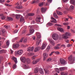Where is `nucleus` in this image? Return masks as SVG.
I'll return each instance as SVG.
<instances>
[{
	"instance_id": "f257e3e1",
	"label": "nucleus",
	"mask_w": 75,
	"mask_h": 75,
	"mask_svg": "<svg viewBox=\"0 0 75 75\" xmlns=\"http://www.w3.org/2000/svg\"><path fill=\"white\" fill-rule=\"evenodd\" d=\"M68 59L70 61L71 64H72L75 61V57H73L72 55H70Z\"/></svg>"
},
{
	"instance_id": "f03ea898",
	"label": "nucleus",
	"mask_w": 75,
	"mask_h": 75,
	"mask_svg": "<svg viewBox=\"0 0 75 75\" xmlns=\"http://www.w3.org/2000/svg\"><path fill=\"white\" fill-rule=\"evenodd\" d=\"M52 38L54 40H57L59 39V37L58 34L56 33H54L52 35Z\"/></svg>"
},
{
	"instance_id": "7ed1b4c3",
	"label": "nucleus",
	"mask_w": 75,
	"mask_h": 75,
	"mask_svg": "<svg viewBox=\"0 0 75 75\" xmlns=\"http://www.w3.org/2000/svg\"><path fill=\"white\" fill-rule=\"evenodd\" d=\"M59 60L61 64L64 65L67 64V62L64 59L62 58L60 59Z\"/></svg>"
},
{
	"instance_id": "20e7f679",
	"label": "nucleus",
	"mask_w": 75,
	"mask_h": 75,
	"mask_svg": "<svg viewBox=\"0 0 75 75\" xmlns=\"http://www.w3.org/2000/svg\"><path fill=\"white\" fill-rule=\"evenodd\" d=\"M29 28H30V34H27V35H31L33 34L34 31V30H33V27H30V26L29 27Z\"/></svg>"
},
{
	"instance_id": "39448f33",
	"label": "nucleus",
	"mask_w": 75,
	"mask_h": 75,
	"mask_svg": "<svg viewBox=\"0 0 75 75\" xmlns=\"http://www.w3.org/2000/svg\"><path fill=\"white\" fill-rule=\"evenodd\" d=\"M40 49H41V50H44V47H36L35 48V52H36L38 51H39L40 50Z\"/></svg>"
},
{
	"instance_id": "423d86ee",
	"label": "nucleus",
	"mask_w": 75,
	"mask_h": 75,
	"mask_svg": "<svg viewBox=\"0 0 75 75\" xmlns=\"http://www.w3.org/2000/svg\"><path fill=\"white\" fill-rule=\"evenodd\" d=\"M60 38H61V39L64 38V39H67L69 38V37L65 36L64 35H60Z\"/></svg>"
},
{
	"instance_id": "0eeeda50",
	"label": "nucleus",
	"mask_w": 75,
	"mask_h": 75,
	"mask_svg": "<svg viewBox=\"0 0 75 75\" xmlns=\"http://www.w3.org/2000/svg\"><path fill=\"white\" fill-rule=\"evenodd\" d=\"M20 3L19 2H18L16 4V8H18V9H21L23 7L22 6H20Z\"/></svg>"
},
{
	"instance_id": "6e6552de",
	"label": "nucleus",
	"mask_w": 75,
	"mask_h": 75,
	"mask_svg": "<svg viewBox=\"0 0 75 75\" xmlns=\"http://www.w3.org/2000/svg\"><path fill=\"white\" fill-rule=\"evenodd\" d=\"M20 59L22 62L24 63H25L26 61V58L25 57H21Z\"/></svg>"
},
{
	"instance_id": "1a4fd4ad",
	"label": "nucleus",
	"mask_w": 75,
	"mask_h": 75,
	"mask_svg": "<svg viewBox=\"0 0 75 75\" xmlns=\"http://www.w3.org/2000/svg\"><path fill=\"white\" fill-rule=\"evenodd\" d=\"M46 8H41L42 13H45L46 11Z\"/></svg>"
},
{
	"instance_id": "9d476101",
	"label": "nucleus",
	"mask_w": 75,
	"mask_h": 75,
	"mask_svg": "<svg viewBox=\"0 0 75 75\" xmlns=\"http://www.w3.org/2000/svg\"><path fill=\"white\" fill-rule=\"evenodd\" d=\"M23 51L22 50H21L18 51L17 52V53L19 55H21L23 53Z\"/></svg>"
},
{
	"instance_id": "9b49d317",
	"label": "nucleus",
	"mask_w": 75,
	"mask_h": 75,
	"mask_svg": "<svg viewBox=\"0 0 75 75\" xmlns=\"http://www.w3.org/2000/svg\"><path fill=\"white\" fill-rule=\"evenodd\" d=\"M40 60V59L39 58L37 59H36L35 60L33 61V64H36L39 62Z\"/></svg>"
},
{
	"instance_id": "f8f14e48",
	"label": "nucleus",
	"mask_w": 75,
	"mask_h": 75,
	"mask_svg": "<svg viewBox=\"0 0 75 75\" xmlns=\"http://www.w3.org/2000/svg\"><path fill=\"white\" fill-rule=\"evenodd\" d=\"M67 67H62L59 68V69L61 71L67 69Z\"/></svg>"
},
{
	"instance_id": "ddd939ff",
	"label": "nucleus",
	"mask_w": 75,
	"mask_h": 75,
	"mask_svg": "<svg viewBox=\"0 0 75 75\" xmlns=\"http://www.w3.org/2000/svg\"><path fill=\"white\" fill-rule=\"evenodd\" d=\"M34 49L33 47H29L27 50L28 52H30L32 51Z\"/></svg>"
},
{
	"instance_id": "4468645a",
	"label": "nucleus",
	"mask_w": 75,
	"mask_h": 75,
	"mask_svg": "<svg viewBox=\"0 0 75 75\" xmlns=\"http://www.w3.org/2000/svg\"><path fill=\"white\" fill-rule=\"evenodd\" d=\"M52 1V0H47V3H46V4H45V6H49V3H51Z\"/></svg>"
},
{
	"instance_id": "2eb2a0df",
	"label": "nucleus",
	"mask_w": 75,
	"mask_h": 75,
	"mask_svg": "<svg viewBox=\"0 0 75 75\" xmlns=\"http://www.w3.org/2000/svg\"><path fill=\"white\" fill-rule=\"evenodd\" d=\"M36 33V35H38L37 40H39L41 38L40 34V33L38 32H37Z\"/></svg>"
},
{
	"instance_id": "dca6fc26",
	"label": "nucleus",
	"mask_w": 75,
	"mask_h": 75,
	"mask_svg": "<svg viewBox=\"0 0 75 75\" xmlns=\"http://www.w3.org/2000/svg\"><path fill=\"white\" fill-rule=\"evenodd\" d=\"M48 56V54H47L46 53H45L43 54V57H44V60H45V59H46Z\"/></svg>"
},
{
	"instance_id": "f3484780",
	"label": "nucleus",
	"mask_w": 75,
	"mask_h": 75,
	"mask_svg": "<svg viewBox=\"0 0 75 75\" xmlns=\"http://www.w3.org/2000/svg\"><path fill=\"white\" fill-rule=\"evenodd\" d=\"M39 72H40V73L42 74H43L44 73V71L43 70V69L39 68Z\"/></svg>"
},
{
	"instance_id": "a211bd4d",
	"label": "nucleus",
	"mask_w": 75,
	"mask_h": 75,
	"mask_svg": "<svg viewBox=\"0 0 75 75\" xmlns=\"http://www.w3.org/2000/svg\"><path fill=\"white\" fill-rule=\"evenodd\" d=\"M70 4H73L75 6V1L74 0H70Z\"/></svg>"
},
{
	"instance_id": "6ab92c4d",
	"label": "nucleus",
	"mask_w": 75,
	"mask_h": 75,
	"mask_svg": "<svg viewBox=\"0 0 75 75\" xmlns=\"http://www.w3.org/2000/svg\"><path fill=\"white\" fill-rule=\"evenodd\" d=\"M6 50H0V54L6 53Z\"/></svg>"
},
{
	"instance_id": "aec40b11",
	"label": "nucleus",
	"mask_w": 75,
	"mask_h": 75,
	"mask_svg": "<svg viewBox=\"0 0 75 75\" xmlns=\"http://www.w3.org/2000/svg\"><path fill=\"white\" fill-rule=\"evenodd\" d=\"M43 69H44V71H45V74H49V71L48 70L46 69L45 68H43Z\"/></svg>"
},
{
	"instance_id": "412c9836",
	"label": "nucleus",
	"mask_w": 75,
	"mask_h": 75,
	"mask_svg": "<svg viewBox=\"0 0 75 75\" xmlns=\"http://www.w3.org/2000/svg\"><path fill=\"white\" fill-rule=\"evenodd\" d=\"M45 3V1L42 2L40 3L39 4V6L40 7H42L43 6L44 4Z\"/></svg>"
},
{
	"instance_id": "4be33fe9",
	"label": "nucleus",
	"mask_w": 75,
	"mask_h": 75,
	"mask_svg": "<svg viewBox=\"0 0 75 75\" xmlns=\"http://www.w3.org/2000/svg\"><path fill=\"white\" fill-rule=\"evenodd\" d=\"M53 25V23H48L46 24V26L47 27H48L49 26H52Z\"/></svg>"
},
{
	"instance_id": "5701e85b",
	"label": "nucleus",
	"mask_w": 75,
	"mask_h": 75,
	"mask_svg": "<svg viewBox=\"0 0 75 75\" xmlns=\"http://www.w3.org/2000/svg\"><path fill=\"white\" fill-rule=\"evenodd\" d=\"M50 42L51 44H53L54 43V41L52 40L51 39H50V38H48L47 39Z\"/></svg>"
},
{
	"instance_id": "b1692460",
	"label": "nucleus",
	"mask_w": 75,
	"mask_h": 75,
	"mask_svg": "<svg viewBox=\"0 0 75 75\" xmlns=\"http://www.w3.org/2000/svg\"><path fill=\"white\" fill-rule=\"evenodd\" d=\"M13 47H20V45L18 44H14L13 45Z\"/></svg>"
},
{
	"instance_id": "393cba45",
	"label": "nucleus",
	"mask_w": 75,
	"mask_h": 75,
	"mask_svg": "<svg viewBox=\"0 0 75 75\" xmlns=\"http://www.w3.org/2000/svg\"><path fill=\"white\" fill-rule=\"evenodd\" d=\"M41 19V18L39 17H37L36 18L35 21L36 22H40V20Z\"/></svg>"
},
{
	"instance_id": "a878e982",
	"label": "nucleus",
	"mask_w": 75,
	"mask_h": 75,
	"mask_svg": "<svg viewBox=\"0 0 75 75\" xmlns=\"http://www.w3.org/2000/svg\"><path fill=\"white\" fill-rule=\"evenodd\" d=\"M57 29L60 32H63L64 31L63 29L61 28L58 27L57 28Z\"/></svg>"
},
{
	"instance_id": "bb28decb",
	"label": "nucleus",
	"mask_w": 75,
	"mask_h": 75,
	"mask_svg": "<svg viewBox=\"0 0 75 75\" xmlns=\"http://www.w3.org/2000/svg\"><path fill=\"white\" fill-rule=\"evenodd\" d=\"M39 69L38 67H36L35 69L34 72L35 73H37L38 72Z\"/></svg>"
},
{
	"instance_id": "cd10ccee",
	"label": "nucleus",
	"mask_w": 75,
	"mask_h": 75,
	"mask_svg": "<svg viewBox=\"0 0 75 75\" xmlns=\"http://www.w3.org/2000/svg\"><path fill=\"white\" fill-rule=\"evenodd\" d=\"M26 61H27V63L28 64H29L31 62V60L28 58H27Z\"/></svg>"
},
{
	"instance_id": "c85d7f7f",
	"label": "nucleus",
	"mask_w": 75,
	"mask_h": 75,
	"mask_svg": "<svg viewBox=\"0 0 75 75\" xmlns=\"http://www.w3.org/2000/svg\"><path fill=\"white\" fill-rule=\"evenodd\" d=\"M25 19L24 17H23L22 16H21V18L20 21L21 22H22L23 21H24Z\"/></svg>"
},
{
	"instance_id": "c756f323",
	"label": "nucleus",
	"mask_w": 75,
	"mask_h": 75,
	"mask_svg": "<svg viewBox=\"0 0 75 75\" xmlns=\"http://www.w3.org/2000/svg\"><path fill=\"white\" fill-rule=\"evenodd\" d=\"M41 41V40L40 39L39 40H38L37 42L36 43V45H39Z\"/></svg>"
},
{
	"instance_id": "7c9ffc66",
	"label": "nucleus",
	"mask_w": 75,
	"mask_h": 75,
	"mask_svg": "<svg viewBox=\"0 0 75 75\" xmlns=\"http://www.w3.org/2000/svg\"><path fill=\"white\" fill-rule=\"evenodd\" d=\"M13 59L14 61L16 64L17 63L16 58L13 57Z\"/></svg>"
},
{
	"instance_id": "2f4dec72",
	"label": "nucleus",
	"mask_w": 75,
	"mask_h": 75,
	"mask_svg": "<svg viewBox=\"0 0 75 75\" xmlns=\"http://www.w3.org/2000/svg\"><path fill=\"white\" fill-rule=\"evenodd\" d=\"M65 35L66 36H71L70 33L69 32H67L65 33Z\"/></svg>"
},
{
	"instance_id": "473e14b6",
	"label": "nucleus",
	"mask_w": 75,
	"mask_h": 75,
	"mask_svg": "<svg viewBox=\"0 0 75 75\" xmlns=\"http://www.w3.org/2000/svg\"><path fill=\"white\" fill-rule=\"evenodd\" d=\"M57 13L58 15H62V14L61 12H60V11H57Z\"/></svg>"
},
{
	"instance_id": "72a5a7b5",
	"label": "nucleus",
	"mask_w": 75,
	"mask_h": 75,
	"mask_svg": "<svg viewBox=\"0 0 75 75\" xmlns=\"http://www.w3.org/2000/svg\"><path fill=\"white\" fill-rule=\"evenodd\" d=\"M6 44L7 47H9V45L10 44L9 41L8 40H7L6 41Z\"/></svg>"
},
{
	"instance_id": "f704fd0d",
	"label": "nucleus",
	"mask_w": 75,
	"mask_h": 75,
	"mask_svg": "<svg viewBox=\"0 0 75 75\" xmlns=\"http://www.w3.org/2000/svg\"><path fill=\"white\" fill-rule=\"evenodd\" d=\"M47 45V43H44L42 45V47H46Z\"/></svg>"
},
{
	"instance_id": "c9c22d12",
	"label": "nucleus",
	"mask_w": 75,
	"mask_h": 75,
	"mask_svg": "<svg viewBox=\"0 0 75 75\" xmlns=\"http://www.w3.org/2000/svg\"><path fill=\"white\" fill-rule=\"evenodd\" d=\"M74 6H73V5H71L70 6V8L71 10H74Z\"/></svg>"
},
{
	"instance_id": "e433bc0d",
	"label": "nucleus",
	"mask_w": 75,
	"mask_h": 75,
	"mask_svg": "<svg viewBox=\"0 0 75 75\" xmlns=\"http://www.w3.org/2000/svg\"><path fill=\"white\" fill-rule=\"evenodd\" d=\"M21 15H16V17L17 19H18V18H19L21 16Z\"/></svg>"
},
{
	"instance_id": "4c0bfd02",
	"label": "nucleus",
	"mask_w": 75,
	"mask_h": 75,
	"mask_svg": "<svg viewBox=\"0 0 75 75\" xmlns=\"http://www.w3.org/2000/svg\"><path fill=\"white\" fill-rule=\"evenodd\" d=\"M53 16L56 18H58V17L57 16V15L56 13H54L53 14Z\"/></svg>"
},
{
	"instance_id": "58836bf2",
	"label": "nucleus",
	"mask_w": 75,
	"mask_h": 75,
	"mask_svg": "<svg viewBox=\"0 0 75 75\" xmlns=\"http://www.w3.org/2000/svg\"><path fill=\"white\" fill-rule=\"evenodd\" d=\"M28 15L29 16H32L34 15V14L33 13H29L28 14Z\"/></svg>"
},
{
	"instance_id": "ea45409f",
	"label": "nucleus",
	"mask_w": 75,
	"mask_h": 75,
	"mask_svg": "<svg viewBox=\"0 0 75 75\" xmlns=\"http://www.w3.org/2000/svg\"><path fill=\"white\" fill-rule=\"evenodd\" d=\"M38 55H35L33 57H32V59L33 60H34L35 59V57H38Z\"/></svg>"
},
{
	"instance_id": "a19ab883",
	"label": "nucleus",
	"mask_w": 75,
	"mask_h": 75,
	"mask_svg": "<svg viewBox=\"0 0 75 75\" xmlns=\"http://www.w3.org/2000/svg\"><path fill=\"white\" fill-rule=\"evenodd\" d=\"M55 51L52 52L49 54L50 56H51L54 54Z\"/></svg>"
},
{
	"instance_id": "79ce46f5",
	"label": "nucleus",
	"mask_w": 75,
	"mask_h": 75,
	"mask_svg": "<svg viewBox=\"0 0 75 75\" xmlns=\"http://www.w3.org/2000/svg\"><path fill=\"white\" fill-rule=\"evenodd\" d=\"M61 75H67V72H63L61 74Z\"/></svg>"
},
{
	"instance_id": "37998d69",
	"label": "nucleus",
	"mask_w": 75,
	"mask_h": 75,
	"mask_svg": "<svg viewBox=\"0 0 75 75\" xmlns=\"http://www.w3.org/2000/svg\"><path fill=\"white\" fill-rule=\"evenodd\" d=\"M24 67L25 68V69H27L28 68V66H27L25 65H24Z\"/></svg>"
},
{
	"instance_id": "c03bdc74",
	"label": "nucleus",
	"mask_w": 75,
	"mask_h": 75,
	"mask_svg": "<svg viewBox=\"0 0 75 75\" xmlns=\"http://www.w3.org/2000/svg\"><path fill=\"white\" fill-rule=\"evenodd\" d=\"M7 19L9 21H12L13 20L12 18L10 17H7Z\"/></svg>"
},
{
	"instance_id": "a18cd8bd",
	"label": "nucleus",
	"mask_w": 75,
	"mask_h": 75,
	"mask_svg": "<svg viewBox=\"0 0 75 75\" xmlns=\"http://www.w3.org/2000/svg\"><path fill=\"white\" fill-rule=\"evenodd\" d=\"M72 44H69L67 45V47H72Z\"/></svg>"
},
{
	"instance_id": "49530a36",
	"label": "nucleus",
	"mask_w": 75,
	"mask_h": 75,
	"mask_svg": "<svg viewBox=\"0 0 75 75\" xmlns=\"http://www.w3.org/2000/svg\"><path fill=\"white\" fill-rule=\"evenodd\" d=\"M54 53L56 54L57 55H58L59 54L60 52L58 51L54 52Z\"/></svg>"
},
{
	"instance_id": "de8ad7c7",
	"label": "nucleus",
	"mask_w": 75,
	"mask_h": 75,
	"mask_svg": "<svg viewBox=\"0 0 75 75\" xmlns=\"http://www.w3.org/2000/svg\"><path fill=\"white\" fill-rule=\"evenodd\" d=\"M55 26H59V27H61L62 25L59 24H56L54 25Z\"/></svg>"
},
{
	"instance_id": "09e8293b",
	"label": "nucleus",
	"mask_w": 75,
	"mask_h": 75,
	"mask_svg": "<svg viewBox=\"0 0 75 75\" xmlns=\"http://www.w3.org/2000/svg\"><path fill=\"white\" fill-rule=\"evenodd\" d=\"M35 55V54L34 53H32L29 54V55L30 56H33Z\"/></svg>"
},
{
	"instance_id": "8fccbe9b",
	"label": "nucleus",
	"mask_w": 75,
	"mask_h": 75,
	"mask_svg": "<svg viewBox=\"0 0 75 75\" xmlns=\"http://www.w3.org/2000/svg\"><path fill=\"white\" fill-rule=\"evenodd\" d=\"M56 71L58 73H59V72H60V71H59V69L57 68L56 69Z\"/></svg>"
},
{
	"instance_id": "3c124183",
	"label": "nucleus",
	"mask_w": 75,
	"mask_h": 75,
	"mask_svg": "<svg viewBox=\"0 0 75 75\" xmlns=\"http://www.w3.org/2000/svg\"><path fill=\"white\" fill-rule=\"evenodd\" d=\"M50 47H47L46 49V50L47 51H49V50H50Z\"/></svg>"
},
{
	"instance_id": "603ef678",
	"label": "nucleus",
	"mask_w": 75,
	"mask_h": 75,
	"mask_svg": "<svg viewBox=\"0 0 75 75\" xmlns=\"http://www.w3.org/2000/svg\"><path fill=\"white\" fill-rule=\"evenodd\" d=\"M52 60V59L50 58H48L47 60V62H49V61H51Z\"/></svg>"
},
{
	"instance_id": "864d4df0",
	"label": "nucleus",
	"mask_w": 75,
	"mask_h": 75,
	"mask_svg": "<svg viewBox=\"0 0 75 75\" xmlns=\"http://www.w3.org/2000/svg\"><path fill=\"white\" fill-rule=\"evenodd\" d=\"M60 48L59 47H54V49L55 50H58Z\"/></svg>"
},
{
	"instance_id": "5fc2aeb1",
	"label": "nucleus",
	"mask_w": 75,
	"mask_h": 75,
	"mask_svg": "<svg viewBox=\"0 0 75 75\" xmlns=\"http://www.w3.org/2000/svg\"><path fill=\"white\" fill-rule=\"evenodd\" d=\"M5 18H6V17H4V16L3 17H1V19L2 20H4V19H5Z\"/></svg>"
},
{
	"instance_id": "6e6d98bb",
	"label": "nucleus",
	"mask_w": 75,
	"mask_h": 75,
	"mask_svg": "<svg viewBox=\"0 0 75 75\" xmlns=\"http://www.w3.org/2000/svg\"><path fill=\"white\" fill-rule=\"evenodd\" d=\"M63 24L65 25H68V23H63Z\"/></svg>"
},
{
	"instance_id": "4d7b16f0",
	"label": "nucleus",
	"mask_w": 75,
	"mask_h": 75,
	"mask_svg": "<svg viewBox=\"0 0 75 75\" xmlns=\"http://www.w3.org/2000/svg\"><path fill=\"white\" fill-rule=\"evenodd\" d=\"M16 67V64H14L13 66V69H15Z\"/></svg>"
},
{
	"instance_id": "13d9d810",
	"label": "nucleus",
	"mask_w": 75,
	"mask_h": 75,
	"mask_svg": "<svg viewBox=\"0 0 75 75\" xmlns=\"http://www.w3.org/2000/svg\"><path fill=\"white\" fill-rule=\"evenodd\" d=\"M27 41V39H25V40H23V42H26Z\"/></svg>"
},
{
	"instance_id": "bf43d9fd",
	"label": "nucleus",
	"mask_w": 75,
	"mask_h": 75,
	"mask_svg": "<svg viewBox=\"0 0 75 75\" xmlns=\"http://www.w3.org/2000/svg\"><path fill=\"white\" fill-rule=\"evenodd\" d=\"M9 27L8 25H5L4 27L6 29H8V28Z\"/></svg>"
},
{
	"instance_id": "052dcab7",
	"label": "nucleus",
	"mask_w": 75,
	"mask_h": 75,
	"mask_svg": "<svg viewBox=\"0 0 75 75\" xmlns=\"http://www.w3.org/2000/svg\"><path fill=\"white\" fill-rule=\"evenodd\" d=\"M18 31V30H15L14 31V32L13 33H16Z\"/></svg>"
},
{
	"instance_id": "680f3d73",
	"label": "nucleus",
	"mask_w": 75,
	"mask_h": 75,
	"mask_svg": "<svg viewBox=\"0 0 75 75\" xmlns=\"http://www.w3.org/2000/svg\"><path fill=\"white\" fill-rule=\"evenodd\" d=\"M4 1H5L4 0H0V2L1 3L4 2Z\"/></svg>"
},
{
	"instance_id": "e2e57ef3",
	"label": "nucleus",
	"mask_w": 75,
	"mask_h": 75,
	"mask_svg": "<svg viewBox=\"0 0 75 75\" xmlns=\"http://www.w3.org/2000/svg\"><path fill=\"white\" fill-rule=\"evenodd\" d=\"M51 22L52 23H57V22L56 21V20L54 21V20L52 21H51Z\"/></svg>"
},
{
	"instance_id": "0e129e2a",
	"label": "nucleus",
	"mask_w": 75,
	"mask_h": 75,
	"mask_svg": "<svg viewBox=\"0 0 75 75\" xmlns=\"http://www.w3.org/2000/svg\"><path fill=\"white\" fill-rule=\"evenodd\" d=\"M68 0H62L63 3H65L67 2Z\"/></svg>"
},
{
	"instance_id": "69168bd1",
	"label": "nucleus",
	"mask_w": 75,
	"mask_h": 75,
	"mask_svg": "<svg viewBox=\"0 0 75 75\" xmlns=\"http://www.w3.org/2000/svg\"><path fill=\"white\" fill-rule=\"evenodd\" d=\"M36 1H35V0H33L32 3V4H33L34 3H36Z\"/></svg>"
},
{
	"instance_id": "338daca9",
	"label": "nucleus",
	"mask_w": 75,
	"mask_h": 75,
	"mask_svg": "<svg viewBox=\"0 0 75 75\" xmlns=\"http://www.w3.org/2000/svg\"><path fill=\"white\" fill-rule=\"evenodd\" d=\"M60 45H61L60 44H58L57 45V46H56L55 47H59Z\"/></svg>"
},
{
	"instance_id": "774afa93",
	"label": "nucleus",
	"mask_w": 75,
	"mask_h": 75,
	"mask_svg": "<svg viewBox=\"0 0 75 75\" xmlns=\"http://www.w3.org/2000/svg\"><path fill=\"white\" fill-rule=\"evenodd\" d=\"M2 31L3 33H4L6 32V30H5L3 29L2 30Z\"/></svg>"
}]
</instances>
